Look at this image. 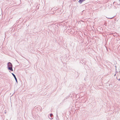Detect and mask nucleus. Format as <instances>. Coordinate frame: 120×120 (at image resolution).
<instances>
[{
  "instance_id": "3",
  "label": "nucleus",
  "mask_w": 120,
  "mask_h": 120,
  "mask_svg": "<svg viewBox=\"0 0 120 120\" xmlns=\"http://www.w3.org/2000/svg\"><path fill=\"white\" fill-rule=\"evenodd\" d=\"M53 114H52L51 113L50 114V117H49V118L50 119H52V116H53Z\"/></svg>"
},
{
  "instance_id": "4",
  "label": "nucleus",
  "mask_w": 120,
  "mask_h": 120,
  "mask_svg": "<svg viewBox=\"0 0 120 120\" xmlns=\"http://www.w3.org/2000/svg\"><path fill=\"white\" fill-rule=\"evenodd\" d=\"M83 1V0H79V2L80 3H81Z\"/></svg>"
},
{
  "instance_id": "7",
  "label": "nucleus",
  "mask_w": 120,
  "mask_h": 120,
  "mask_svg": "<svg viewBox=\"0 0 120 120\" xmlns=\"http://www.w3.org/2000/svg\"><path fill=\"white\" fill-rule=\"evenodd\" d=\"M56 116L57 117H58V115L57 114Z\"/></svg>"
},
{
  "instance_id": "5",
  "label": "nucleus",
  "mask_w": 120,
  "mask_h": 120,
  "mask_svg": "<svg viewBox=\"0 0 120 120\" xmlns=\"http://www.w3.org/2000/svg\"><path fill=\"white\" fill-rule=\"evenodd\" d=\"M113 18V17H112V18H108L109 19H112Z\"/></svg>"
},
{
  "instance_id": "1",
  "label": "nucleus",
  "mask_w": 120,
  "mask_h": 120,
  "mask_svg": "<svg viewBox=\"0 0 120 120\" xmlns=\"http://www.w3.org/2000/svg\"><path fill=\"white\" fill-rule=\"evenodd\" d=\"M7 66L9 70L11 71H13V70L12 69V65L11 62H8V63Z\"/></svg>"
},
{
  "instance_id": "6",
  "label": "nucleus",
  "mask_w": 120,
  "mask_h": 120,
  "mask_svg": "<svg viewBox=\"0 0 120 120\" xmlns=\"http://www.w3.org/2000/svg\"><path fill=\"white\" fill-rule=\"evenodd\" d=\"M118 80L119 81H120V79H119Z\"/></svg>"
},
{
  "instance_id": "2",
  "label": "nucleus",
  "mask_w": 120,
  "mask_h": 120,
  "mask_svg": "<svg viewBox=\"0 0 120 120\" xmlns=\"http://www.w3.org/2000/svg\"><path fill=\"white\" fill-rule=\"evenodd\" d=\"M12 75L14 77L16 82L17 83L18 82H17V79L15 76V75L13 73H12Z\"/></svg>"
}]
</instances>
